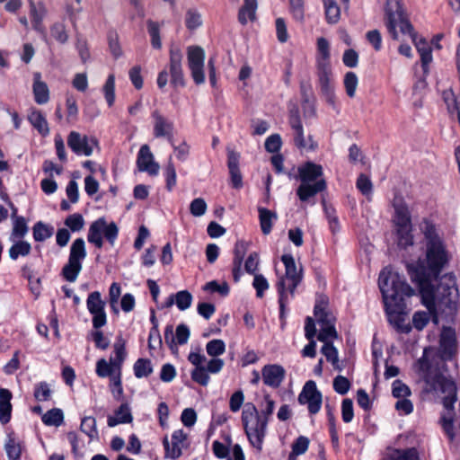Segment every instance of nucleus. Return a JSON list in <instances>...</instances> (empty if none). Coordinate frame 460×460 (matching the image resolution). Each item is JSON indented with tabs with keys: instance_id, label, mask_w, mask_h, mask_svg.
<instances>
[{
	"instance_id": "f3484780",
	"label": "nucleus",
	"mask_w": 460,
	"mask_h": 460,
	"mask_svg": "<svg viewBox=\"0 0 460 460\" xmlns=\"http://www.w3.org/2000/svg\"><path fill=\"white\" fill-rule=\"evenodd\" d=\"M182 53L177 47H172L170 49V75L171 84L174 87H183L185 85L184 75L181 66Z\"/></svg>"
},
{
	"instance_id": "c9c22d12",
	"label": "nucleus",
	"mask_w": 460,
	"mask_h": 460,
	"mask_svg": "<svg viewBox=\"0 0 460 460\" xmlns=\"http://www.w3.org/2000/svg\"><path fill=\"white\" fill-rule=\"evenodd\" d=\"M411 230V225L397 226L398 245L400 247L406 249L408 246H411L413 244Z\"/></svg>"
},
{
	"instance_id": "b1692460",
	"label": "nucleus",
	"mask_w": 460,
	"mask_h": 460,
	"mask_svg": "<svg viewBox=\"0 0 460 460\" xmlns=\"http://www.w3.org/2000/svg\"><path fill=\"white\" fill-rule=\"evenodd\" d=\"M40 73L33 75V94L35 102L38 104H45L49 100V91L46 83L41 81Z\"/></svg>"
},
{
	"instance_id": "e433bc0d",
	"label": "nucleus",
	"mask_w": 460,
	"mask_h": 460,
	"mask_svg": "<svg viewBox=\"0 0 460 460\" xmlns=\"http://www.w3.org/2000/svg\"><path fill=\"white\" fill-rule=\"evenodd\" d=\"M455 343L456 338L454 331L449 327L443 328L440 337V345L443 349L448 354H452L455 349Z\"/></svg>"
},
{
	"instance_id": "a211bd4d",
	"label": "nucleus",
	"mask_w": 460,
	"mask_h": 460,
	"mask_svg": "<svg viewBox=\"0 0 460 460\" xmlns=\"http://www.w3.org/2000/svg\"><path fill=\"white\" fill-rule=\"evenodd\" d=\"M285 376V368L278 364L265 365L261 369V377L264 385L271 388H279Z\"/></svg>"
},
{
	"instance_id": "9b49d317",
	"label": "nucleus",
	"mask_w": 460,
	"mask_h": 460,
	"mask_svg": "<svg viewBox=\"0 0 460 460\" xmlns=\"http://www.w3.org/2000/svg\"><path fill=\"white\" fill-rule=\"evenodd\" d=\"M300 404H307L310 414H316L321 410L323 396L313 380L307 381L298 395Z\"/></svg>"
},
{
	"instance_id": "dca6fc26",
	"label": "nucleus",
	"mask_w": 460,
	"mask_h": 460,
	"mask_svg": "<svg viewBox=\"0 0 460 460\" xmlns=\"http://www.w3.org/2000/svg\"><path fill=\"white\" fill-rule=\"evenodd\" d=\"M190 336L189 327L181 323L176 327L175 335L173 333V326L167 325L164 330V341L171 350L177 351L178 345H184L188 342Z\"/></svg>"
},
{
	"instance_id": "9d476101",
	"label": "nucleus",
	"mask_w": 460,
	"mask_h": 460,
	"mask_svg": "<svg viewBox=\"0 0 460 460\" xmlns=\"http://www.w3.org/2000/svg\"><path fill=\"white\" fill-rule=\"evenodd\" d=\"M188 66L195 84H201L205 82L204 63L205 51L201 47L190 46L187 49Z\"/></svg>"
},
{
	"instance_id": "ddd939ff",
	"label": "nucleus",
	"mask_w": 460,
	"mask_h": 460,
	"mask_svg": "<svg viewBox=\"0 0 460 460\" xmlns=\"http://www.w3.org/2000/svg\"><path fill=\"white\" fill-rule=\"evenodd\" d=\"M98 144L94 137L89 138L76 131H71L67 137V145L77 155L90 156L93 152V146Z\"/></svg>"
},
{
	"instance_id": "69168bd1",
	"label": "nucleus",
	"mask_w": 460,
	"mask_h": 460,
	"mask_svg": "<svg viewBox=\"0 0 460 460\" xmlns=\"http://www.w3.org/2000/svg\"><path fill=\"white\" fill-rule=\"evenodd\" d=\"M191 378L196 383L206 386L209 382L208 370L204 367H198L191 373Z\"/></svg>"
},
{
	"instance_id": "864d4df0",
	"label": "nucleus",
	"mask_w": 460,
	"mask_h": 460,
	"mask_svg": "<svg viewBox=\"0 0 460 460\" xmlns=\"http://www.w3.org/2000/svg\"><path fill=\"white\" fill-rule=\"evenodd\" d=\"M174 297L175 304L181 311H184L191 305L192 296L189 291H179L175 294Z\"/></svg>"
},
{
	"instance_id": "0e129e2a",
	"label": "nucleus",
	"mask_w": 460,
	"mask_h": 460,
	"mask_svg": "<svg viewBox=\"0 0 460 460\" xmlns=\"http://www.w3.org/2000/svg\"><path fill=\"white\" fill-rule=\"evenodd\" d=\"M252 286L256 290V296L258 297H262L264 295V291L269 288V283L266 278L261 274H255Z\"/></svg>"
},
{
	"instance_id": "4be33fe9",
	"label": "nucleus",
	"mask_w": 460,
	"mask_h": 460,
	"mask_svg": "<svg viewBox=\"0 0 460 460\" xmlns=\"http://www.w3.org/2000/svg\"><path fill=\"white\" fill-rule=\"evenodd\" d=\"M249 243L244 241H238L234 246V258L233 261V279L235 282L240 280L242 276V264L248 251Z\"/></svg>"
},
{
	"instance_id": "6e6552de",
	"label": "nucleus",
	"mask_w": 460,
	"mask_h": 460,
	"mask_svg": "<svg viewBox=\"0 0 460 460\" xmlns=\"http://www.w3.org/2000/svg\"><path fill=\"white\" fill-rule=\"evenodd\" d=\"M84 239H75L71 247L67 263L62 269V276L69 282H75L82 270V261L86 257Z\"/></svg>"
},
{
	"instance_id": "f704fd0d",
	"label": "nucleus",
	"mask_w": 460,
	"mask_h": 460,
	"mask_svg": "<svg viewBox=\"0 0 460 460\" xmlns=\"http://www.w3.org/2000/svg\"><path fill=\"white\" fill-rule=\"evenodd\" d=\"M31 250V244L26 241H17L9 249V257L13 261H16L19 256L25 257L30 254Z\"/></svg>"
},
{
	"instance_id": "49530a36",
	"label": "nucleus",
	"mask_w": 460,
	"mask_h": 460,
	"mask_svg": "<svg viewBox=\"0 0 460 460\" xmlns=\"http://www.w3.org/2000/svg\"><path fill=\"white\" fill-rule=\"evenodd\" d=\"M28 232V226L24 217H18L13 222V226L11 234V240L21 239Z\"/></svg>"
},
{
	"instance_id": "bf43d9fd",
	"label": "nucleus",
	"mask_w": 460,
	"mask_h": 460,
	"mask_svg": "<svg viewBox=\"0 0 460 460\" xmlns=\"http://www.w3.org/2000/svg\"><path fill=\"white\" fill-rule=\"evenodd\" d=\"M114 368L111 363H108L104 358L97 361L96 373L100 377H111V376L115 375Z\"/></svg>"
},
{
	"instance_id": "412c9836",
	"label": "nucleus",
	"mask_w": 460,
	"mask_h": 460,
	"mask_svg": "<svg viewBox=\"0 0 460 460\" xmlns=\"http://www.w3.org/2000/svg\"><path fill=\"white\" fill-rule=\"evenodd\" d=\"M154 119V135L155 137H172L173 123L164 117L158 111L152 113Z\"/></svg>"
},
{
	"instance_id": "338daca9",
	"label": "nucleus",
	"mask_w": 460,
	"mask_h": 460,
	"mask_svg": "<svg viewBox=\"0 0 460 460\" xmlns=\"http://www.w3.org/2000/svg\"><path fill=\"white\" fill-rule=\"evenodd\" d=\"M314 316L319 323L323 325L332 323L334 321V317L325 311L320 305L314 306Z\"/></svg>"
},
{
	"instance_id": "4c0bfd02",
	"label": "nucleus",
	"mask_w": 460,
	"mask_h": 460,
	"mask_svg": "<svg viewBox=\"0 0 460 460\" xmlns=\"http://www.w3.org/2000/svg\"><path fill=\"white\" fill-rule=\"evenodd\" d=\"M317 50H318V56H317V59H316V65H319V64L331 65L330 64V45L326 39L322 37L317 40Z\"/></svg>"
},
{
	"instance_id": "39448f33",
	"label": "nucleus",
	"mask_w": 460,
	"mask_h": 460,
	"mask_svg": "<svg viewBox=\"0 0 460 460\" xmlns=\"http://www.w3.org/2000/svg\"><path fill=\"white\" fill-rule=\"evenodd\" d=\"M323 175V170L320 164L307 162L298 167L301 184L296 190V194L301 201H306L326 189V181Z\"/></svg>"
},
{
	"instance_id": "37998d69",
	"label": "nucleus",
	"mask_w": 460,
	"mask_h": 460,
	"mask_svg": "<svg viewBox=\"0 0 460 460\" xmlns=\"http://www.w3.org/2000/svg\"><path fill=\"white\" fill-rule=\"evenodd\" d=\"M102 93L109 107H111L115 102V76L110 75L102 86Z\"/></svg>"
},
{
	"instance_id": "8fccbe9b",
	"label": "nucleus",
	"mask_w": 460,
	"mask_h": 460,
	"mask_svg": "<svg viewBox=\"0 0 460 460\" xmlns=\"http://www.w3.org/2000/svg\"><path fill=\"white\" fill-rule=\"evenodd\" d=\"M207 353L210 357H217L222 355L226 350V344L224 341L215 339L208 341L206 345Z\"/></svg>"
},
{
	"instance_id": "6ab92c4d",
	"label": "nucleus",
	"mask_w": 460,
	"mask_h": 460,
	"mask_svg": "<svg viewBox=\"0 0 460 460\" xmlns=\"http://www.w3.org/2000/svg\"><path fill=\"white\" fill-rule=\"evenodd\" d=\"M187 438V434L182 429H177L172 434L171 443L168 438H164L163 444L165 450V457L177 459L181 456L183 443Z\"/></svg>"
},
{
	"instance_id": "423d86ee",
	"label": "nucleus",
	"mask_w": 460,
	"mask_h": 460,
	"mask_svg": "<svg viewBox=\"0 0 460 460\" xmlns=\"http://www.w3.org/2000/svg\"><path fill=\"white\" fill-rule=\"evenodd\" d=\"M281 261L285 265V275L280 277L277 282L280 317L284 316L285 305L288 302V294L294 296L296 287L302 280V269L297 268L291 254H284Z\"/></svg>"
},
{
	"instance_id": "f257e3e1",
	"label": "nucleus",
	"mask_w": 460,
	"mask_h": 460,
	"mask_svg": "<svg viewBox=\"0 0 460 460\" xmlns=\"http://www.w3.org/2000/svg\"><path fill=\"white\" fill-rule=\"evenodd\" d=\"M420 230L426 240V259L406 265L411 281L419 287L421 304L428 310L413 314L412 324L419 331L430 320L438 324L439 313L451 308L457 294L455 277L452 274L439 276L447 262V253L436 226L424 219Z\"/></svg>"
},
{
	"instance_id": "0eeeda50",
	"label": "nucleus",
	"mask_w": 460,
	"mask_h": 460,
	"mask_svg": "<svg viewBox=\"0 0 460 460\" xmlns=\"http://www.w3.org/2000/svg\"><path fill=\"white\" fill-rule=\"evenodd\" d=\"M242 421L250 444L260 453L267 433V420L260 417L259 411L252 403L245 404Z\"/></svg>"
},
{
	"instance_id": "f8f14e48",
	"label": "nucleus",
	"mask_w": 460,
	"mask_h": 460,
	"mask_svg": "<svg viewBox=\"0 0 460 460\" xmlns=\"http://www.w3.org/2000/svg\"><path fill=\"white\" fill-rule=\"evenodd\" d=\"M289 124L291 128L294 131V142L295 145L300 150H314L315 148V144L314 143L311 136L307 137V139L304 137V129L300 120L299 112L297 108H294L290 110L289 114Z\"/></svg>"
},
{
	"instance_id": "052dcab7",
	"label": "nucleus",
	"mask_w": 460,
	"mask_h": 460,
	"mask_svg": "<svg viewBox=\"0 0 460 460\" xmlns=\"http://www.w3.org/2000/svg\"><path fill=\"white\" fill-rule=\"evenodd\" d=\"M357 188L368 199L372 194L373 184L370 179L365 174H360L357 180Z\"/></svg>"
},
{
	"instance_id": "c756f323",
	"label": "nucleus",
	"mask_w": 460,
	"mask_h": 460,
	"mask_svg": "<svg viewBox=\"0 0 460 460\" xmlns=\"http://www.w3.org/2000/svg\"><path fill=\"white\" fill-rule=\"evenodd\" d=\"M324 14L329 24H336L341 19V9L335 0H323Z\"/></svg>"
},
{
	"instance_id": "473e14b6",
	"label": "nucleus",
	"mask_w": 460,
	"mask_h": 460,
	"mask_svg": "<svg viewBox=\"0 0 460 460\" xmlns=\"http://www.w3.org/2000/svg\"><path fill=\"white\" fill-rule=\"evenodd\" d=\"M54 228L43 222H37L32 228L33 238L36 242H43L50 238Z\"/></svg>"
},
{
	"instance_id": "58836bf2",
	"label": "nucleus",
	"mask_w": 460,
	"mask_h": 460,
	"mask_svg": "<svg viewBox=\"0 0 460 460\" xmlns=\"http://www.w3.org/2000/svg\"><path fill=\"white\" fill-rule=\"evenodd\" d=\"M135 376L137 378L147 377L153 373L151 360L147 358H138L133 367Z\"/></svg>"
},
{
	"instance_id": "5701e85b",
	"label": "nucleus",
	"mask_w": 460,
	"mask_h": 460,
	"mask_svg": "<svg viewBox=\"0 0 460 460\" xmlns=\"http://www.w3.org/2000/svg\"><path fill=\"white\" fill-rule=\"evenodd\" d=\"M133 420L130 408L128 403H122L115 414L108 416L107 424L109 427H115L119 424L130 423Z\"/></svg>"
},
{
	"instance_id": "bb28decb",
	"label": "nucleus",
	"mask_w": 460,
	"mask_h": 460,
	"mask_svg": "<svg viewBox=\"0 0 460 460\" xmlns=\"http://www.w3.org/2000/svg\"><path fill=\"white\" fill-rule=\"evenodd\" d=\"M258 211L261 232L267 235L271 232L273 222L278 218L277 214L265 208H259Z\"/></svg>"
},
{
	"instance_id": "c85d7f7f",
	"label": "nucleus",
	"mask_w": 460,
	"mask_h": 460,
	"mask_svg": "<svg viewBox=\"0 0 460 460\" xmlns=\"http://www.w3.org/2000/svg\"><path fill=\"white\" fill-rule=\"evenodd\" d=\"M4 449L8 460H20L22 447L18 438L9 435L4 443Z\"/></svg>"
},
{
	"instance_id": "4468645a",
	"label": "nucleus",
	"mask_w": 460,
	"mask_h": 460,
	"mask_svg": "<svg viewBox=\"0 0 460 460\" xmlns=\"http://www.w3.org/2000/svg\"><path fill=\"white\" fill-rule=\"evenodd\" d=\"M86 305L90 314H93V326L95 329L104 326L107 323V318L104 311L105 303L101 297V293L94 291L89 294Z\"/></svg>"
},
{
	"instance_id": "13d9d810",
	"label": "nucleus",
	"mask_w": 460,
	"mask_h": 460,
	"mask_svg": "<svg viewBox=\"0 0 460 460\" xmlns=\"http://www.w3.org/2000/svg\"><path fill=\"white\" fill-rule=\"evenodd\" d=\"M208 206L204 199L196 198L190 204V212L194 217H201L207 211Z\"/></svg>"
},
{
	"instance_id": "20e7f679",
	"label": "nucleus",
	"mask_w": 460,
	"mask_h": 460,
	"mask_svg": "<svg viewBox=\"0 0 460 460\" xmlns=\"http://www.w3.org/2000/svg\"><path fill=\"white\" fill-rule=\"evenodd\" d=\"M424 381L425 392L433 394L442 400L444 411L441 415L440 421L444 432L452 441L456 436L454 427V404L457 401V388L456 383L451 378L438 372L428 373Z\"/></svg>"
},
{
	"instance_id": "603ef678",
	"label": "nucleus",
	"mask_w": 460,
	"mask_h": 460,
	"mask_svg": "<svg viewBox=\"0 0 460 460\" xmlns=\"http://www.w3.org/2000/svg\"><path fill=\"white\" fill-rule=\"evenodd\" d=\"M34 397L39 402L49 401L51 397V389L46 382H40L35 385Z\"/></svg>"
},
{
	"instance_id": "680f3d73",
	"label": "nucleus",
	"mask_w": 460,
	"mask_h": 460,
	"mask_svg": "<svg viewBox=\"0 0 460 460\" xmlns=\"http://www.w3.org/2000/svg\"><path fill=\"white\" fill-rule=\"evenodd\" d=\"M65 225L73 232L80 231L84 225L83 217L80 214H73L66 217Z\"/></svg>"
},
{
	"instance_id": "7ed1b4c3",
	"label": "nucleus",
	"mask_w": 460,
	"mask_h": 460,
	"mask_svg": "<svg viewBox=\"0 0 460 460\" xmlns=\"http://www.w3.org/2000/svg\"><path fill=\"white\" fill-rule=\"evenodd\" d=\"M378 286L383 296L385 311L392 322L405 313L407 299L415 295V290L406 282L403 276L389 267L380 272Z\"/></svg>"
},
{
	"instance_id": "09e8293b",
	"label": "nucleus",
	"mask_w": 460,
	"mask_h": 460,
	"mask_svg": "<svg viewBox=\"0 0 460 460\" xmlns=\"http://www.w3.org/2000/svg\"><path fill=\"white\" fill-rule=\"evenodd\" d=\"M442 99L447 105L449 113H453L460 108V102H457L452 89H447L442 92Z\"/></svg>"
},
{
	"instance_id": "72a5a7b5",
	"label": "nucleus",
	"mask_w": 460,
	"mask_h": 460,
	"mask_svg": "<svg viewBox=\"0 0 460 460\" xmlns=\"http://www.w3.org/2000/svg\"><path fill=\"white\" fill-rule=\"evenodd\" d=\"M42 422L47 426L59 427L64 421L62 410L53 408L44 413L41 417Z\"/></svg>"
},
{
	"instance_id": "393cba45",
	"label": "nucleus",
	"mask_w": 460,
	"mask_h": 460,
	"mask_svg": "<svg viewBox=\"0 0 460 460\" xmlns=\"http://www.w3.org/2000/svg\"><path fill=\"white\" fill-rule=\"evenodd\" d=\"M394 208V223L397 226L411 225L410 211L402 199H395Z\"/></svg>"
},
{
	"instance_id": "f03ea898",
	"label": "nucleus",
	"mask_w": 460,
	"mask_h": 460,
	"mask_svg": "<svg viewBox=\"0 0 460 460\" xmlns=\"http://www.w3.org/2000/svg\"><path fill=\"white\" fill-rule=\"evenodd\" d=\"M385 21L389 34L394 40H399V31L409 34L417 51L420 56L423 72L428 73L429 65L432 61V50L428 41L419 37L409 21L403 4L399 0H386L385 7Z\"/></svg>"
},
{
	"instance_id": "1a4fd4ad",
	"label": "nucleus",
	"mask_w": 460,
	"mask_h": 460,
	"mask_svg": "<svg viewBox=\"0 0 460 460\" xmlns=\"http://www.w3.org/2000/svg\"><path fill=\"white\" fill-rule=\"evenodd\" d=\"M119 234V228L113 222L108 224L105 218L101 217L93 222L89 227L87 240L97 248L103 245L102 235L113 245Z\"/></svg>"
},
{
	"instance_id": "6e6d98bb",
	"label": "nucleus",
	"mask_w": 460,
	"mask_h": 460,
	"mask_svg": "<svg viewBox=\"0 0 460 460\" xmlns=\"http://www.w3.org/2000/svg\"><path fill=\"white\" fill-rule=\"evenodd\" d=\"M275 409V402L270 398L269 394L264 396V400L261 404V411L259 412L261 419L267 420L269 422L270 417L273 413Z\"/></svg>"
},
{
	"instance_id": "2f4dec72",
	"label": "nucleus",
	"mask_w": 460,
	"mask_h": 460,
	"mask_svg": "<svg viewBox=\"0 0 460 460\" xmlns=\"http://www.w3.org/2000/svg\"><path fill=\"white\" fill-rule=\"evenodd\" d=\"M382 460H420L415 448L396 449Z\"/></svg>"
},
{
	"instance_id": "3c124183",
	"label": "nucleus",
	"mask_w": 460,
	"mask_h": 460,
	"mask_svg": "<svg viewBox=\"0 0 460 460\" xmlns=\"http://www.w3.org/2000/svg\"><path fill=\"white\" fill-rule=\"evenodd\" d=\"M185 24L186 27L190 31H193L199 27L202 24L200 13L193 9L188 10L185 17Z\"/></svg>"
},
{
	"instance_id": "a18cd8bd",
	"label": "nucleus",
	"mask_w": 460,
	"mask_h": 460,
	"mask_svg": "<svg viewBox=\"0 0 460 460\" xmlns=\"http://www.w3.org/2000/svg\"><path fill=\"white\" fill-rule=\"evenodd\" d=\"M343 84L347 95L349 98H353L356 94V90L358 84L357 75L351 71L347 72L344 75Z\"/></svg>"
},
{
	"instance_id": "c03bdc74",
	"label": "nucleus",
	"mask_w": 460,
	"mask_h": 460,
	"mask_svg": "<svg viewBox=\"0 0 460 460\" xmlns=\"http://www.w3.org/2000/svg\"><path fill=\"white\" fill-rule=\"evenodd\" d=\"M115 358H111L110 361L114 367L120 369V366L126 358L125 343L122 340H118L114 344Z\"/></svg>"
},
{
	"instance_id": "cd10ccee",
	"label": "nucleus",
	"mask_w": 460,
	"mask_h": 460,
	"mask_svg": "<svg viewBox=\"0 0 460 460\" xmlns=\"http://www.w3.org/2000/svg\"><path fill=\"white\" fill-rule=\"evenodd\" d=\"M257 6V0H244L243 5L238 13L239 22L242 24H246L248 21L254 20Z\"/></svg>"
},
{
	"instance_id": "2eb2a0df",
	"label": "nucleus",
	"mask_w": 460,
	"mask_h": 460,
	"mask_svg": "<svg viewBox=\"0 0 460 460\" xmlns=\"http://www.w3.org/2000/svg\"><path fill=\"white\" fill-rule=\"evenodd\" d=\"M318 83L321 88V92L326 100V102L334 107L335 105V94L332 84V68L331 65H316Z\"/></svg>"
},
{
	"instance_id": "4d7b16f0",
	"label": "nucleus",
	"mask_w": 460,
	"mask_h": 460,
	"mask_svg": "<svg viewBox=\"0 0 460 460\" xmlns=\"http://www.w3.org/2000/svg\"><path fill=\"white\" fill-rule=\"evenodd\" d=\"M318 340L323 343L331 342V340L337 338V332L333 323L323 325L318 334Z\"/></svg>"
},
{
	"instance_id": "de8ad7c7",
	"label": "nucleus",
	"mask_w": 460,
	"mask_h": 460,
	"mask_svg": "<svg viewBox=\"0 0 460 460\" xmlns=\"http://www.w3.org/2000/svg\"><path fill=\"white\" fill-rule=\"evenodd\" d=\"M51 36L60 44H65L68 40V34L65 24L61 22L54 23L50 28Z\"/></svg>"
},
{
	"instance_id": "aec40b11",
	"label": "nucleus",
	"mask_w": 460,
	"mask_h": 460,
	"mask_svg": "<svg viewBox=\"0 0 460 460\" xmlns=\"http://www.w3.org/2000/svg\"><path fill=\"white\" fill-rule=\"evenodd\" d=\"M137 164L141 172H147L150 175H157L159 172V164L154 161V155L147 145L140 147Z\"/></svg>"
},
{
	"instance_id": "5fc2aeb1",
	"label": "nucleus",
	"mask_w": 460,
	"mask_h": 460,
	"mask_svg": "<svg viewBox=\"0 0 460 460\" xmlns=\"http://www.w3.org/2000/svg\"><path fill=\"white\" fill-rule=\"evenodd\" d=\"M392 394L397 399L407 398L411 395V390L408 385L397 379L392 384Z\"/></svg>"
},
{
	"instance_id": "774afa93",
	"label": "nucleus",
	"mask_w": 460,
	"mask_h": 460,
	"mask_svg": "<svg viewBox=\"0 0 460 460\" xmlns=\"http://www.w3.org/2000/svg\"><path fill=\"white\" fill-rule=\"evenodd\" d=\"M290 5V11L294 18L299 22H302L305 17L304 0H288Z\"/></svg>"
},
{
	"instance_id": "79ce46f5",
	"label": "nucleus",
	"mask_w": 460,
	"mask_h": 460,
	"mask_svg": "<svg viewBox=\"0 0 460 460\" xmlns=\"http://www.w3.org/2000/svg\"><path fill=\"white\" fill-rule=\"evenodd\" d=\"M82 432L86 434L90 439L98 438V430L96 428V420L93 417L87 416L83 418L80 425Z\"/></svg>"
},
{
	"instance_id": "7c9ffc66",
	"label": "nucleus",
	"mask_w": 460,
	"mask_h": 460,
	"mask_svg": "<svg viewBox=\"0 0 460 460\" xmlns=\"http://www.w3.org/2000/svg\"><path fill=\"white\" fill-rule=\"evenodd\" d=\"M28 119L40 134L44 136L49 134V128L48 122L40 111H31L28 116Z\"/></svg>"
},
{
	"instance_id": "a878e982",
	"label": "nucleus",
	"mask_w": 460,
	"mask_h": 460,
	"mask_svg": "<svg viewBox=\"0 0 460 460\" xmlns=\"http://www.w3.org/2000/svg\"><path fill=\"white\" fill-rule=\"evenodd\" d=\"M11 398L12 394L7 389H0V422L2 424L9 422L11 419Z\"/></svg>"
},
{
	"instance_id": "e2e57ef3",
	"label": "nucleus",
	"mask_w": 460,
	"mask_h": 460,
	"mask_svg": "<svg viewBox=\"0 0 460 460\" xmlns=\"http://www.w3.org/2000/svg\"><path fill=\"white\" fill-rule=\"evenodd\" d=\"M350 388V382L343 376H337L333 379V389L334 391L341 395L346 394Z\"/></svg>"
},
{
	"instance_id": "a19ab883",
	"label": "nucleus",
	"mask_w": 460,
	"mask_h": 460,
	"mask_svg": "<svg viewBox=\"0 0 460 460\" xmlns=\"http://www.w3.org/2000/svg\"><path fill=\"white\" fill-rule=\"evenodd\" d=\"M147 31L151 38V45L154 49H160L162 42L160 38V24L152 20L146 22Z\"/></svg>"
},
{
	"instance_id": "ea45409f",
	"label": "nucleus",
	"mask_w": 460,
	"mask_h": 460,
	"mask_svg": "<svg viewBox=\"0 0 460 460\" xmlns=\"http://www.w3.org/2000/svg\"><path fill=\"white\" fill-rule=\"evenodd\" d=\"M309 439L306 437H298L292 444V451L288 456V460H296V457L305 454L309 447Z\"/></svg>"
}]
</instances>
